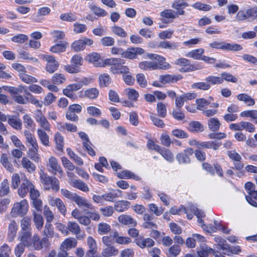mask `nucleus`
I'll list each match as a JSON object with an SVG mask.
<instances>
[{
  "mask_svg": "<svg viewBox=\"0 0 257 257\" xmlns=\"http://www.w3.org/2000/svg\"><path fill=\"white\" fill-rule=\"evenodd\" d=\"M147 57L151 60H156L157 62L145 61L139 63V67L144 70H152L156 69H168L171 68V65L165 62L166 58L161 55L156 54L149 53L147 54Z\"/></svg>",
  "mask_w": 257,
  "mask_h": 257,
  "instance_id": "obj_1",
  "label": "nucleus"
},
{
  "mask_svg": "<svg viewBox=\"0 0 257 257\" xmlns=\"http://www.w3.org/2000/svg\"><path fill=\"white\" fill-rule=\"evenodd\" d=\"M125 61L121 58H111L104 60V64L110 65V71L113 74H128L130 69L127 66L123 65Z\"/></svg>",
  "mask_w": 257,
  "mask_h": 257,
  "instance_id": "obj_2",
  "label": "nucleus"
},
{
  "mask_svg": "<svg viewBox=\"0 0 257 257\" xmlns=\"http://www.w3.org/2000/svg\"><path fill=\"white\" fill-rule=\"evenodd\" d=\"M40 181L44 186L45 190H49L52 189L56 192L59 191V182L56 177H50L42 170L40 172Z\"/></svg>",
  "mask_w": 257,
  "mask_h": 257,
  "instance_id": "obj_3",
  "label": "nucleus"
},
{
  "mask_svg": "<svg viewBox=\"0 0 257 257\" xmlns=\"http://www.w3.org/2000/svg\"><path fill=\"white\" fill-rule=\"evenodd\" d=\"M209 46L211 48L226 51H239L243 49L239 44L228 43L224 41H213L210 43Z\"/></svg>",
  "mask_w": 257,
  "mask_h": 257,
  "instance_id": "obj_4",
  "label": "nucleus"
},
{
  "mask_svg": "<svg viewBox=\"0 0 257 257\" xmlns=\"http://www.w3.org/2000/svg\"><path fill=\"white\" fill-rule=\"evenodd\" d=\"M28 202L25 199L22 200L21 202H16L14 204L12 208L11 215L14 217L24 216L28 212Z\"/></svg>",
  "mask_w": 257,
  "mask_h": 257,
  "instance_id": "obj_5",
  "label": "nucleus"
},
{
  "mask_svg": "<svg viewBox=\"0 0 257 257\" xmlns=\"http://www.w3.org/2000/svg\"><path fill=\"white\" fill-rule=\"evenodd\" d=\"M83 59L79 54L72 56L70 64L65 66L64 69L70 73H75L79 71V67L82 65Z\"/></svg>",
  "mask_w": 257,
  "mask_h": 257,
  "instance_id": "obj_6",
  "label": "nucleus"
},
{
  "mask_svg": "<svg viewBox=\"0 0 257 257\" xmlns=\"http://www.w3.org/2000/svg\"><path fill=\"white\" fill-rule=\"evenodd\" d=\"M237 21H242L246 19L254 20L257 19V7H252L246 11H239L236 16Z\"/></svg>",
  "mask_w": 257,
  "mask_h": 257,
  "instance_id": "obj_7",
  "label": "nucleus"
},
{
  "mask_svg": "<svg viewBox=\"0 0 257 257\" xmlns=\"http://www.w3.org/2000/svg\"><path fill=\"white\" fill-rule=\"evenodd\" d=\"M82 110V106L78 104H73L69 106L66 113V118L71 121L77 122L79 118L77 113Z\"/></svg>",
  "mask_w": 257,
  "mask_h": 257,
  "instance_id": "obj_8",
  "label": "nucleus"
},
{
  "mask_svg": "<svg viewBox=\"0 0 257 257\" xmlns=\"http://www.w3.org/2000/svg\"><path fill=\"white\" fill-rule=\"evenodd\" d=\"M42 58L47 62L45 69L48 72L53 73L58 69L59 63L53 56L44 55L42 56Z\"/></svg>",
  "mask_w": 257,
  "mask_h": 257,
  "instance_id": "obj_9",
  "label": "nucleus"
},
{
  "mask_svg": "<svg viewBox=\"0 0 257 257\" xmlns=\"http://www.w3.org/2000/svg\"><path fill=\"white\" fill-rule=\"evenodd\" d=\"M227 154L229 158L234 162V167L233 169L240 171L244 167L243 164L241 162L242 158L241 156L235 151H228Z\"/></svg>",
  "mask_w": 257,
  "mask_h": 257,
  "instance_id": "obj_10",
  "label": "nucleus"
},
{
  "mask_svg": "<svg viewBox=\"0 0 257 257\" xmlns=\"http://www.w3.org/2000/svg\"><path fill=\"white\" fill-rule=\"evenodd\" d=\"M22 182L20 187L18 188V193L21 197L24 198L30 191L31 188L33 187V184L27 178L22 179Z\"/></svg>",
  "mask_w": 257,
  "mask_h": 257,
  "instance_id": "obj_11",
  "label": "nucleus"
},
{
  "mask_svg": "<svg viewBox=\"0 0 257 257\" xmlns=\"http://www.w3.org/2000/svg\"><path fill=\"white\" fill-rule=\"evenodd\" d=\"M92 44L91 39L84 38L74 42L71 45V48L75 52H79L83 50L86 45L90 46Z\"/></svg>",
  "mask_w": 257,
  "mask_h": 257,
  "instance_id": "obj_12",
  "label": "nucleus"
},
{
  "mask_svg": "<svg viewBox=\"0 0 257 257\" xmlns=\"http://www.w3.org/2000/svg\"><path fill=\"white\" fill-rule=\"evenodd\" d=\"M32 242V245L36 250H40L43 247H47L49 245V239L47 237H43L42 239H40L39 236L36 234L33 235Z\"/></svg>",
  "mask_w": 257,
  "mask_h": 257,
  "instance_id": "obj_13",
  "label": "nucleus"
},
{
  "mask_svg": "<svg viewBox=\"0 0 257 257\" xmlns=\"http://www.w3.org/2000/svg\"><path fill=\"white\" fill-rule=\"evenodd\" d=\"M143 49L140 47L128 48L126 51H123L122 57L125 58L133 59L136 58L138 55H142L144 53Z\"/></svg>",
  "mask_w": 257,
  "mask_h": 257,
  "instance_id": "obj_14",
  "label": "nucleus"
},
{
  "mask_svg": "<svg viewBox=\"0 0 257 257\" xmlns=\"http://www.w3.org/2000/svg\"><path fill=\"white\" fill-rule=\"evenodd\" d=\"M194 153V150L191 148L185 149L183 153L177 154L176 159L180 164H188L190 162V156Z\"/></svg>",
  "mask_w": 257,
  "mask_h": 257,
  "instance_id": "obj_15",
  "label": "nucleus"
},
{
  "mask_svg": "<svg viewBox=\"0 0 257 257\" xmlns=\"http://www.w3.org/2000/svg\"><path fill=\"white\" fill-rule=\"evenodd\" d=\"M48 166L50 167L49 171L55 175L58 173L60 175L63 174V171L61 166L58 164V160L54 157H51L48 160Z\"/></svg>",
  "mask_w": 257,
  "mask_h": 257,
  "instance_id": "obj_16",
  "label": "nucleus"
},
{
  "mask_svg": "<svg viewBox=\"0 0 257 257\" xmlns=\"http://www.w3.org/2000/svg\"><path fill=\"white\" fill-rule=\"evenodd\" d=\"M86 59L96 67H104L105 65L104 62L103 63L100 55L97 53L93 52L88 55Z\"/></svg>",
  "mask_w": 257,
  "mask_h": 257,
  "instance_id": "obj_17",
  "label": "nucleus"
},
{
  "mask_svg": "<svg viewBox=\"0 0 257 257\" xmlns=\"http://www.w3.org/2000/svg\"><path fill=\"white\" fill-rule=\"evenodd\" d=\"M19 234V238L21 242L25 244L27 247L32 245L31 231H20Z\"/></svg>",
  "mask_w": 257,
  "mask_h": 257,
  "instance_id": "obj_18",
  "label": "nucleus"
},
{
  "mask_svg": "<svg viewBox=\"0 0 257 257\" xmlns=\"http://www.w3.org/2000/svg\"><path fill=\"white\" fill-rule=\"evenodd\" d=\"M87 242L89 250L86 253L87 257H94L97 252V244L95 239L91 236H89L87 239Z\"/></svg>",
  "mask_w": 257,
  "mask_h": 257,
  "instance_id": "obj_19",
  "label": "nucleus"
},
{
  "mask_svg": "<svg viewBox=\"0 0 257 257\" xmlns=\"http://www.w3.org/2000/svg\"><path fill=\"white\" fill-rule=\"evenodd\" d=\"M73 201L75 202L79 207L83 208L84 210L85 209H93V206L92 204L89 203L85 198L77 194L74 198Z\"/></svg>",
  "mask_w": 257,
  "mask_h": 257,
  "instance_id": "obj_20",
  "label": "nucleus"
},
{
  "mask_svg": "<svg viewBox=\"0 0 257 257\" xmlns=\"http://www.w3.org/2000/svg\"><path fill=\"white\" fill-rule=\"evenodd\" d=\"M38 113L37 114L36 120L39 123L41 126L45 131L49 132L50 131V124L46 118L42 114L40 110H38Z\"/></svg>",
  "mask_w": 257,
  "mask_h": 257,
  "instance_id": "obj_21",
  "label": "nucleus"
},
{
  "mask_svg": "<svg viewBox=\"0 0 257 257\" xmlns=\"http://www.w3.org/2000/svg\"><path fill=\"white\" fill-rule=\"evenodd\" d=\"M18 230V225L14 220H11L8 231V238L9 241H12L15 237Z\"/></svg>",
  "mask_w": 257,
  "mask_h": 257,
  "instance_id": "obj_22",
  "label": "nucleus"
},
{
  "mask_svg": "<svg viewBox=\"0 0 257 257\" xmlns=\"http://www.w3.org/2000/svg\"><path fill=\"white\" fill-rule=\"evenodd\" d=\"M154 218V217L153 214L145 213L143 217L144 221V222L143 224V227L148 229L156 228L157 227V225L153 222Z\"/></svg>",
  "mask_w": 257,
  "mask_h": 257,
  "instance_id": "obj_23",
  "label": "nucleus"
},
{
  "mask_svg": "<svg viewBox=\"0 0 257 257\" xmlns=\"http://www.w3.org/2000/svg\"><path fill=\"white\" fill-rule=\"evenodd\" d=\"M118 220L121 224L133 227L136 226L137 224V221L134 218L126 214L120 215L118 218Z\"/></svg>",
  "mask_w": 257,
  "mask_h": 257,
  "instance_id": "obj_24",
  "label": "nucleus"
},
{
  "mask_svg": "<svg viewBox=\"0 0 257 257\" xmlns=\"http://www.w3.org/2000/svg\"><path fill=\"white\" fill-rule=\"evenodd\" d=\"M43 235L45 236L44 237H47L48 239L53 237H59V235L54 232V228L50 222H46L43 230Z\"/></svg>",
  "mask_w": 257,
  "mask_h": 257,
  "instance_id": "obj_25",
  "label": "nucleus"
},
{
  "mask_svg": "<svg viewBox=\"0 0 257 257\" xmlns=\"http://www.w3.org/2000/svg\"><path fill=\"white\" fill-rule=\"evenodd\" d=\"M182 78L180 75H174L166 74L160 75L159 77L160 81L163 83L175 82Z\"/></svg>",
  "mask_w": 257,
  "mask_h": 257,
  "instance_id": "obj_26",
  "label": "nucleus"
},
{
  "mask_svg": "<svg viewBox=\"0 0 257 257\" xmlns=\"http://www.w3.org/2000/svg\"><path fill=\"white\" fill-rule=\"evenodd\" d=\"M136 243L140 247L144 248L145 247L153 246L155 244V242L150 238L144 239L141 237L136 239Z\"/></svg>",
  "mask_w": 257,
  "mask_h": 257,
  "instance_id": "obj_27",
  "label": "nucleus"
},
{
  "mask_svg": "<svg viewBox=\"0 0 257 257\" xmlns=\"http://www.w3.org/2000/svg\"><path fill=\"white\" fill-rule=\"evenodd\" d=\"M121 191L120 190H116L113 192H110L101 195L103 198V201L113 202L114 200L121 196Z\"/></svg>",
  "mask_w": 257,
  "mask_h": 257,
  "instance_id": "obj_28",
  "label": "nucleus"
},
{
  "mask_svg": "<svg viewBox=\"0 0 257 257\" xmlns=\"http://www.w3.org/2000/svg\"><path fill=\"white\" fill-rule=\"evenodd\" d=\"M117 176L120 179H133L137 181L140 180V177L139 176L126 170L117 173Z\"/></svg>",
  "mask_w": 257,
  "mask_h": 257,
  "instance_id": "obj_29",
  "label": "nucleus"
},
{
  "mask_svg": "<svg viewBox=\"0 0 257 257\" xmlns=\"http://www.w3.org/2000/svg\"><path fill=\"white\" fill-rule=\"evenodd\" d=\"M0 162L4 167L7 171H9L10 172H14V168L13 166V165L9 161V159L6 154H2L0 159Z\"/></svg>",
  "mask_w": 257,
  "mask_h": 257,
  "instance_id": "obj_30",
  "label": "nucleus"
},
{
  "mask_svg": "<svg viewBox=\"0 0 257 257\" xmlns=\"http://www.w3.org/2000/svg\"><path fill=\"white\" fill-rule=\"evenodd\" d=\"M118 253V250L113 246H107L104 248L102 252L101 255L104 257H111L115 256Z\"/></svg>",
  "mask_w": 257,
  "mask_h": 257,
  "instance_id": "obj_31",
  "label": "nucleus"
},
{
  "mask_svg": "<svg viewBox=\"0 0 257 257\" xmlns=\"http://www.w3.org/2000/svg\"><path fill=\"white\" fill-rule=\"evenodd\" d=\"M215 252L214 250L204 243L201 245L200 249L197 251L199 257H206L209 254H214Z\"/></svg>",
  "mask_w": 257,
  "mask_h": 257,
  "instance_id": "obj_32",
  "label": "nucleus"
},
{
  "mask_svg": "<svg viewBox=\"0 0 257 257\" xmlns=\"http://www.w3.org/2000/svg\"><path fill=\"white\" fill-rule=\"evenodd\" d=\"M22 165L29 173H33L36 170V166L28 158L24 157L22 160Z\"/></svg>",
  "mask_w": 257,
  "mask_h": 257,
  "instance_id": "obj_33",
  "label": "nucleus"
},
{
  "mask_svg": "<svg viewBox=\"0 0 257 257\" xmlns=\"http://www.w3.org/2000/svg\"><path fill=\"white\" fill-rule=\"evenodd\" d=\"M51 205L56 206L60 212L63 215L66 213V207L63 201L58 198H53L50 201Z\"/></svg>",
  "mask_w": 257,
  "mask_h": 257,
  "instance_id": "obj_34",
  "label": "nucleus"
},
{
  "mask_svg": "<svg viewBox=\"0 0 257 257\" xmlns=\"http://www.w3.org/2000/svg\"><path fill=\"white\" fill-rule=\"evenodd\" d=\"M178 45L176 43L170 41H161L157 45L158 48H161L170 50H174L177 49Z\"/></svg>",
  "mask_w": 257,
  "mask_h": 257,
  "instance_id": "obj_35",
  "label": "nucleus"
},
{
  "mask_svg": "<svg viewBox=\"0 0 257 257\" xmlns=\"http://www.w3.org/2000/svg\"><path fill=\"white\" fill-rule=\"evenodd\" d=\"M77 245V241L74 238H68L66 239L61 245V249H69L75 247Z\"/></svg>",
  "mask_w": 257,
  "mask_h": 257,
  "instance_id": "obj_36",
  "label": "nucleus"
},
{
  "mask_svg": "<svg viewBox=\"0 0 257 257\" xmlns=\"http://www.w3.org/2000/svg\"><path fill=\"white\" fill-rule=\"evenodd\" d=\"M37 133L41 143L45 146H49V137L46 132L42 128H38L37 130Z\"/></svg>",
  "mask_w": 257,
  "mask_h": 257,
  "instance_id": "obj_37",
  "label": "nucleus"
},
{
  "mask_svg": "<svg viewBox=\"0 0 257 257\" xmlns=\"http://www.w3.org/2000/svg\"><path fill=\"white\" fill-rule=\"evenodd\" d=\"M236 97L238 100L243 101L247 106H252L255 103L254 100L246 94L241 93L237 95Z\"/></svg>",
  "mask_w": 257,
  "mask_h": 257,
  "instance_id": "obj_38",
  "label": "nucleus"
},
{
  "mask_svg": "<svg viewBox=\"0 0 257 257\" xmlns=\"http://www.w3.org/2000/svg\"><path fill=\"white\" fill-rule=\"evenodd\" d=\"M68 45L67 42L58 43L52 46L50 51L54 53H59L64 52L66 51V48Z\"/></svg>",
  "mask_w": 257,
  "mask_h": 257,
  "instance_id": "obj_39",
  "label": "nucleus"
},
{
  "mask_svg": "<svg viewBox=\"0 0 257 257\" xmlns=\"http://www.w3.org/2000/svg\"><path fill=\"white\" fill-rule=\"evenodd\" d=\"M207 123L209 130L214 132L219 130L221 125L218 119L215 117L208 119Z\"/></svg>",
  "mask_w": 257,
  "mask_h": 257,
  "instance_id": "obj_40",
  "label": "nucleus"
},
{
  "mask_svg": "<svg viewBox=\"0 0 257 257\" xmlns=\"http://www.w3.org/2000/svg\"><path fill=\"white\" fill-rule=\"evenodd\" d=\"M70 184L73 187L76 188L83 192H86L89 191V188L87 185L80 180L72 181Z\"/></svg>",
  "mask_w": 257,
  "mask_h": 257,
  "instance_id": "obj_41",
  "label": "nucleus"
},
{
  "mask_svg": "<svg viewBox=\"0 0 257 257\" xmlns=\"http://www.w3.org/2000/svg\"><path fill=\"white\" fill-rule=\"evenodd\" d=\"M51 10L48 7H43L38 10V15L34 16L33 21L34 22H40L41 21L40 16H44L48 15Z\"/></svg>",
  "mask_w": 257,
  "mask_h": 257,
  "instance_id": "obj_42",
  "label": "nucleus"
},
{
  "mask_svg": "<svg viewBox=\"0 0 257 257\" xmlns=\"http://www.w3.org/2000/svg\"><path fill=\"white\" fill-rule=\"evenodd\" d=\"M8 122L9 124L13 128L20 130L22 127V123L20 119L13 116L8 118Z\"/></svg>",
  "mask_w": 257,
  "mask_h": 257,
  "instance_id": "obj_43",
  "label": "nucleus"
},
{
  "mask_svg": "<svg viewBox=\"0 0 257 257\" xmlns=\"http://www.w3.org/2000/svg\"><path fill=\"white\" fill-rule=\"evenodd\" d=\"M38 152V145L31 146L29 149V155L31 159L35 162H38L40 160Z\"/></svg>",
  "mask_w": 257,
  "mask_h": 257,
  "instance_id": "obj_44",
  "label": "nucleus"
},
{
  "mask_svg": "<svg viewBox=\"0 0 257 257\" xmlns=\"http://www.w3.org/2000/svg\"><path fill=\"white\" fill-rule=\"evenodd\" d=\"M21 231H31V218L28 216L23 218L21 221Z\"/></svg>",
  "mask_w": 257,
  "mask_h": 257,
  "instance_id": "obj_45",
  "label": "nucleus"
},
{
  "mask_svg": "<svg viewBox=\"0 0 257 257\" xmlns=\"http://www.w3.org/2000/svg\"><path fill=\"white\" fill-rule=\"evenodd\" d=\"M10 192L9 183L7 179H4L0 186V196L7 195Z\"/></svg>",
  "mask_w": 257,
  "mask_h": 257,
  "instance_id": "obj_46",
  "label": "nucleus"
},
{
  "mask_svg": "<svg viewBox=\"0 0 257 257\" xmlns=\"http://www.w3.org/2000/svg\"><path fill=\"white\" fill-rule=\"evenodd\" d=\"M129 204V202L127 201H119L115 203L114 208L117 212H123L127 209Z\"/></svg>",
  "mask_w": 257,
  "mask_h": 257,
  "instance_id": "obj_47",
  "label": "nucleus"
},
{
  "mask_svg": "<svg viewBox=\"0 0 257 257\" xmlns=\"http://www.w3.org/2000/svg\"><path fill=\"white\" fill-rule=\"evenodd\" d=\"M68 156L72 159L75 163L79 165L82 166L83 164V161L82 159L77 156L75 153L71 150L70 148H67L66 150Z\"/></svg>",
  "mask_w": 257,
  "mask_h": 257,
  "instance_id": "obj_48",
  "label": "nucleus"
},
{
  "mask_svg": "<svg viewBox=\"0 0 257 257\" xmlns=\"http://www.w3.org/2000/svg\"><path fill=\"white\" fill-rule=\"evenodd\" d=\"M204 53V50L202 48L195 49L189 52L186 56L192 58L194 59L199 60L202 58V54Z\"/></svg>",
  "mask_w": 257,
  "mask_h": 257,
  "instance_id": "obj_49",
  "label": "nucleus"
},
{
  "mask_svg": "<svg viewBox=\"0 0 257 257\" xmlns=\"http://www.w3.org/2000/svg\"><path fill=\"white\" fill-rule=\"evenodd\" d=\"M99 93V90L96 88L87 89L85 91V96L91 99H95Z\"/></svg>",
  "mask_w": 257,
  "mask_h": 257,
  "instance_id": "obj_50",
  "label": "nucleus"
},
{
  "mask_svg": "<svg viewBox=\"0 0 257 257\" xmlns=\"http://www.w3.org/2000/svg\"><path fill=\"white\" fill-rule=\"evenodd\" d=\"M205 80L211 85L220 84L223 83V78L221 77L210 75L207 77Z\"/></svg>",
  "mask_w": 257,
  "mask_h": 257,
  "instance_id": "obj_51",
  "label": "nucleus"
},
{
  "mask_svg": "<svg viewBox=\"0 0 257 257\" xmlns=\"http://www.w3.org/2000/svg\"><path fill=\"white\" fill-rule=\"evenodd\" d=\"M191 87L193 89L196 88L202 90H208L211 88V86L210 84L205 81V82L194 83L191 85Z\"/></svg>",
  "mask_w": 257,
  "mask_h": 257,
  "instance_id": "obj_52",
  "label": "nucleus"
},
{
  "mask_svg": "<svg viewBox=\"0 0 257 257\" xmlns=\"http://www.w3.org/2000/svg\"><path fill=\"white\" fill-rule=\"evenodd\" d=\"M111 31L113 34L120 38H123L127 36V33L120 27L114 26L111 27Z\"/></svg>",
  "mask_w": 257,
  "mask_h": 257,
  "instance_id": "obj_53",
  "label": "nucleus"
},
{
  "mask_svg": "<svg viewBox=\"0 0 257 257\" xmlns=\"http://www.w3.org/2000/svg\"><path fill=\"white\" fill-rule=\"evenodd\" d=\"M24 134L26 137L27 142L30 144V146L38 145L36 139L30 131L25 130Z\"/></svg>",
  "mask_w": 257,
  "mask_h": 257,
  "instance_id": "obj_54",
  "label": "nucleus"
},
{
  "mask_svg": "<svg viewBox=\"0 0 257 257\" xmlns=\"http://www.w3.org/2000/svg\"><path fill=\"white\" fill-rule=\"evenodd\" d=\"M34 222L38 230H41L44 224V220L43 217L40 214H36L35 212H34Z\"/></svg>",
  "mask_w": 257,
  "mask_h": 257,
  "instance_id": "obj_55",
  "label": "nucleus"
},
{
  "mask_svg": "<svg viewBox=\"0 0 257 257\" xmlns=\"http://www.w3.org/2000/svg\"><path fill=\"white\" fill-rule=\"evenodd\" d=\"M59 125L58 128L61 131H63L65 129L70 132H76L77 131V126L70 123H60Z\"/></svg>",
  "mask_w": 257,
  "mask_h": 257,
  "instance_id": "obj_56",
  "label": "nucleus"
},
{
  "mask_svg": "<svg viewBox=\"0 0 257 257\" xmlns=\"http://www.w3.org/2000/svg\"><path fill=\"white\" fill-rule=\"evenodd\" d=\"M111 230L110 226L106 223H100L98 225V232L99 234H105Z\"/></svg>",
  "mask_w": 257,
  "mask_h": 257,
  "instance_id": "obj_57",
  "label": "nucleus"
},
{
  "mask_svg": "<svg viewBox=\"0 0 257 257\" xmlns=\"http://www.w3.org/2000/svg\"><path fill=\"white\" fill-rule=\"evenodd\" d=\"M189 129L191 132H202L203 131V126L198 121H192L189 124Z\"/></svg>",
  "mask_w": 257,
  "mask_h": 257,
  "instance_id": "obj_58",
  "label": "nucleus"
},
{
  "mask_svg": "<svg viewBox=\"0 0 257 257\" xmlns=\"http://www.w3.org/2000/svg\"><path fill=\"white\" fill-rule=\"evenodd\" d=\"M157 111L159 116L165 117L167 114L166 105L162 102L158 103L157 105Z\"/></svg>",
  "mask_w": 257,
  "mask_h": 257,
  "instance_id": "obj_59",
  "label": "nucleus"
},
{
  "mask_svg": "<svg viewBox=\"0 0 257 257\" xmlns=\"http://www.w3.org/2000/svg\"><path fill=\"white\" fill-rule=\"evenodd\" d=\"M160 154L162 157L169 162H172L174 161V155L170 150L163 148Z\"/></svg>",
  "mask_w": 257,
  "mask_h": 257,
  "instance_id": "obj_60",
  "label": "nucleus"
},
{
  "mask_svg": "<svg viewBox=\"0 0 257 257\" xmlns=\"http://www.w3.org/2000/svg\"><path fill=\"white\" fill-rule=\"evenodd\" d=\"M26 95L27 104L31 103L39 107L42 106V102H40L30 92H28Z\"/></svg>",
  "mask_w": 257,
  "mask_h": 257,
  "instance_id": "obj_61",
  "label": "nucleus"
},
{
  "mask_svg": "<svg viewBox=\"0 0 257 257\" xmlns=\"http://www.w3.org/2000/svg\"><path fill=\"white\" fill-rule=\"evenodd\" d=\"M241 252V249L239 246H230L228 245V248H227L225 251H223V254L228 256L231 255L232 254H238Z\"/></svg>",
  "mask_w": 257,
  "mask_h": 257,
  "instance_id": "obj_62",
  "label": "nucleus"
},
{
  "mask_svg": "<svg viewBox=\"0 0 257 257\" xmlns=\"http://www.w3.org/2000/svg\"><path fill=\"white\" fill-rule=\"evenodd\" d=\"M54 140L58 150L61 151L64 145L63 137L59 133H57L54 136Z\"/></svg>",
  "mask_w": 257,
  "mask_h": 257,
  "instance_id": "obj_63",
  "label": "nucleus"
},
{
  "mask_svg": "<svg viewBox=\"0 0 257 257\" xmlns=\"http://www.w3.org/2000/svg\"><path fill=\"white\" fill-rule=\"evenodd\" d=\"M150 117L151 120L155 126L161 128H163L165 126V123L163 121L158 118L156 114L152 113Z\"/></svg>",
  "mask_w": 257,
  "mask_h": 257,
  "instance_id": "obj_64",
  "label": "nucleus"
}]
</instances>
